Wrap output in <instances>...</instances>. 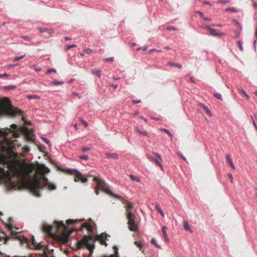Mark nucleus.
I'll use <instances>...</instances> for the list:
<instances>
[{
  "mask_svg": "<svg viewBox=\"0 0 257 257\" xmlns=\"http://www.w3.org/2000/svg\"><path fill=\"white\" fill-rule=\"evenodd\" d=\"M11 128H7V130L12 132L15 136L18 135L17 125L15 124H13L11 125Z\"/></svg>",
  "mask_w": 257,
  "mask_h": 257,
  "instance_id": "16",
  "label": "nucleus"
},
{
  "mask_svg": "<svg viewBox=\"0 0 257 257\" xmlns=\"http://www.w3.org/2000/svg\"><path fill=\"white\" fill-rule=\"evenodd\" d=\"M65 172L70 175H73L75 182L81 181L82 183H85L88 180L87 177H84L80 172L75 169H67Z\"/></svg>",
  "mask_w": 257,
  "mask_h": 257,
  "instance_id": "8",
  "label": "nucleus"
},
{
  "mask_svg": "<svg viewBox=\"0 0 257 257\" xmlns=\"http://www.w3.org/2000/svg\"><path fill=\"white\" fill-rule=\"evenodd\" d=\"M106 157V158L109 159H118V155L116 153H105Z\"/></svg>",
  "mask_w": 257,
  "mask_h": 257,
  "instance_id": "17",
  "label": "nucleus"
},
{
  "mask_svg": "<svg viewBox=\"0 0 257 257\" xmlns=\"http://www.w3.org/2000/svg\"><path fill=\"white\" fill-rule=\"evenodd\" d=\"M22 38L26 41H30L31 38L27 36H22Z\"/></svg>",
  "mask_w": 257,
  "mask_h": 257,
  "instance_id": "48",
  "label": "nucleus"
},
{
  "mask_svg": "<svg viewBox=\"0 0 257 257\" xmlns=\"http://www.w3.org/2000/svg\"><path fill=\"white\" fill-rule=\"evenodd\" d=\"M27 185L29 189L36 196H40V191L42 189L43 187L41 186L40 180L36 174L35 175L34 179L28 182Z\"/></svg>",
  "mask_w": 257,
  "mask_h": 257,
  "instance_id": "6",
  "label": "nucleus"
},
{
  "mask_svg": "<svg viewBox=\"0 0 257 257\" xmlns=\"http://www.w3.org/2000/svg\"><path fill=\"white\" fill-rule=\"evenodd\" d=\"M132 102L134 104H136V103H140L141 102V100H132Z\"/></svg>",
  "mask_w": 257,
  "mask_h": 257,
  "instance_id": "60",
  "label": "nucleus"
},
{
  "mask_svg": "<svg viewBox=\"0 0 257 257\" xmlns=\"http://www.w3.org/2000/svg\"><path fill=\"white\" fill-rule=\"evenodd\" d=\"M93 180L96 182V184L95 191L96 195L98 194L99 190H102L103 191L114 196L115 198L119 199L124 205L126 211H133L134 206L133 203L118 195L113 194L111 192L110 189L106 186L103 180L97 177H93Z\"/></svg>",
  "mask_w": 257,
  "mask_h": 257,
  "instance_id": "2",
  "label": "nucleus"
},
{
  "mask_svg": "<svg viewBox=\"0 0 257 257\" xmlns=\"http://www.w3.org/2000/svg\"><path fill=\"white\" fill-rule=\"evenodd\" d=\"M130 177L132 180H134L136 182H140L141 181L139 177H138L137 176H135L133 175H130Z\"/></svg>",
  "mask_w": 257,
  "mask_h": 257,
  "instance_id": "26",
  "label": "nucleus"
},
{
  "mask_svg": "<svg viewBox=\"0 0 257 257\" xmlns=\"http://www.w3.org/2000/svg\"><path fill=\"white\" fill-rule=\"evenodd\" d=\"M232 22L233 23H234L237 26H238V27L239 28L240 30H241V26L240 24L238 23V22L237 20H233L232 21Z\"/></svg>",
  "mask_w": 257,
  "mask_h": 257,
  "instance_id": "46",
  "label": "nucleus"
},
{
  "mask_svg": "<svg viewBox=\"0 0 257 257\" xmlns=\"http://www.w3.org/2000/svg\"><path fill=\"white\" fill-rule=\"evenodd\" d=\"M155 155L158 158V159H155L153 157L149 155H147L146 156L149 160L152 162H154L156 164V165L159 166L161 169L163 170V166L160 162V161H162V157L158 153H155Z\"/></svg>",
  "mask_w": 257,
  "mask_h": 257,
  "instance_id": "10",
  "label": "nucleus"
},
{
  "mask_svg": "<svg viewBox=\"0 0 257 257\" xmlns=\"http://www.w3.org/2000/svg\"><path fill=\"white\" fill-rule=\"evenodd\" d=\"M16 87L14 85H8L5 87L6 89L10 90V89H15Z\"/></svg>",
  "mask_w": 257,
  "mask_h": 257,
  "instance_id": "40",
  "label": "nucleus"
},
{
  "mask_svg": "<svg viewBox=\"0 0 257 257\" xmlns=\"http://www.w3.org/2000/svg\"><path fill=\"white\" fill-rule=\"evenodd\" d=\"M177 154L179 156H180L182 158V160H183L184 161L187 162L186 158L184 156H183L180 152H177Z\"/></svg>",
  "mask_w": 257,
  "mask_h": 257,
  "instance_id": "44",
  "label": "nucleus"
},
{
  "mask_svg": "<svg viewBox=\"0 0 257 257\" xmlns=\"http://www.w3.org/2000/svg\"><path fill=\"white\" fill-rule=\"evenodd\" d=\"M104 61L105 62H113L114 61V58L111 57V58H108L104 59Z\"/></svg>",
  "mask_w": 257,
  "mask_h": 257,
  "instance_id": "49",
  "label": "nucleus"
},
{
  "mask_svg": "<svg viewBox=\"0 0 257 257\" xmlns=\"http://www.w3.org/2000/svg\"><path fill=\"white\" fill-rule=\"evenodd\" d=\"M151 242L152 244H154L156 247H157L160 249L161 248V246L158 244H157V243L156 242L155 239H154V238L152 239Z\"/></svg>",
  "mask_w": 257,
  "mask_h": 257,
  "instance_id": "32",
  "label": "nucleus"
},
{
  "mask_svg": "<svg viewBox=\"0 0 257 257\" xmlns=\"http://www.w3.org/2000/svg\"><path fill=\"white\" fill-rule=\"evenodd\" d=\"M226 159L227 162L229 164L230 167L233 169L234 170L235 169V167L232 161L231 160V159L230 158L229 155L228 154V155H226Z\"/></svg>",
  "mask_w": 257,
  "mask_h": 257,
  "instance_id": "21",
  "label": "nucleus"
},
{
  "mask_svg": "<svg viewBox=\"0 0 257 257\" xmlns=\"http://www.w3.org/2000/svg\"><path fill=\"white\" fill-rule=\"evenodd\" d=\"M253 6L255 9L257 8V3L255 2H253Z\"/></svg>",
  "mask_w": 257,
  "mask_h": 257,
  "instance_id": "64",
  "label": "nucleus"
},
{
  "mask_svg": "<svg viewBox=\"0 0 257 257\" xmlns=\"http://www.w3.org/2000/svg\"><path fill=\"white\" fill-rule=\"evenodd\" d=\"M167 64L168 65H170V66H171L177 67V68H178L179 69H181L182 67V65L180 64L177 63H174V62H168Z\"/></svg>",
  "mask_w": 257,
  "mask_h": 257,
  "instance_id": "23",
  "label": "nucleus"
},
{
  "mask_svg": "<svg viewBox=\"0 0 257 257\" xmlns=\"http://www.w3.org/2000/svg\"><path fill=\"white\" fill-rule=\"evenodd\" d=\"M17 65H18V64H15V65H13V64H10V65H8L7 66V68H8L10 69V68H12V67H15V66H17Z\"/></svg>",
  "mask_w": 257,
  "mask_h": 257,
  "instance_id": "61",
  "label": "nucleus"
},
{
  "mask_svg": "<svg viewBox=\"0 0 257 257\" xmlns=\"http://www.w3.org/2000/svg\"><path fill=\"white\" fill-rule=\"evenodd\" d=\"M225 11L226 12H228V11H230V12H237V11L236 10L235 8H226Z\"/></svg>",
  "mask_w": 257,
  "mask_h": 257,
  "instance_id": "34",
  "label": "nucleus"
},
{
  "mask_svg": "<svg viewBox=\"0 0 257 257\" xmlns=\"http://www.w3.org/2000/svg\"><path fill=\"white\" fill-rule=\"evenodd\" d=\"M167 227L166 226H164L162 227V232L163 233V235L164 236V238L165 241L167 242H169L170 241V239H169L168 235L167 234Z\"/></svg>",
  "mask_w": 257,
  "mask_h": 257,
  "instance_id": "15",
  "label": "nucleus"
},
{
  "mask_svg": "<svg viewBox=\"0 0 257 257\" xmlns=\"http://www.w3.org/2000/svg\"><path fill=\"white\" fill-rule=\"evenodd\" d=\"M155 208L157 210V211L161 214V215L164 217V213L162 211V210L161 209L160 207L159 206V205L158 204H156V206H155Z\"/></svg>",
  "mask_w": 257,
  "mask_h": 257,
  "instance_id": "28",
  "label": "nucleus"
},
{
  "mask_svg": "<svg viewBox=\"0 0 257 257\" xmlns=\"http://www.w3.org/2000/svg\"><path fill=\"white\" fill-rule=\"evenodd\" d=\"M76 47V45H74V44L67 45L66 47V48H65V51H67L70 49H71L72 48H74V47Z\"/></svg>",
  "mask_w": 257,
  "mask_h": 257,
  "instance_id": "37",
  "label": "nucleus"
},
{
  "mask_svg": "<svg viewBox=\"0 0 257 257\" xmlns=\"http://www.w3.org/2000/svg\"><path fill=\"white\" fill-rule=\"evenodd\" d=\"M184 227L186 230L190 231L191 232H192V231L191 230V229L190 228L189 224L187 222H184Z\"/></svg>",
  "mask_w": 257,
  "mask_h": 257,
  "instance_id": "29",
  "label": "nucleus"
},
{
  "mask_svg": "<svg viewBox=\"0 0 257 257\" xmlns=\"http://www.w3.org/2000/svg\"><path fill=\"white\" fill-rule=\"evenodd\" d=\"M92 73L93 74L96 75L97 76H98L99 78L101 76V71L99 70H96V69H93L92 70Z\"/></svg>",
  "mask_w": 257,
  "mask_h": 257,
  "instance_id": "25",
  "label": "nucleus"
},
{
  "mask_svg": "<svg viewBox=\"0 0 257 257\" xmlns=\"http://www.w3.org/2000/svg\"><path fill=\"white\" fill-rule=\"evenodd\" d=\"M77 222V221L76 220L68 219L66 221L67 225H66L63 221H55L53 225L49 226L44 225L43 226V229L48 233L66 231L67 230V225Z\"/></svg>",
  "mask_w": 257,
  "mask_h": 257,
  "instance_id": "4",
  "label": "nucleus"
},
{
  "mask_svg": "<svg viewBox=\"0 0 257 257\" xmlns=\"http://www.w3.org/2000/svg\"><path fill=\"white\" fill-rule=\"evenodd\" d=\"M25 55H22V56H21L16 57L14 59V61H19V60H21L22 59L24 58L25 57Z\"/></svg>",
  "mask_w": 257,
  "mask_h": 257,
  "instance_id": "39",
  "label": "nucleus"
},
{
  "mask_svg": "<svg viewBox=\"0 0 257 257\" xmlns=\"http://www.w3.org/2000/svg\"><path fill=\"white\" fill-rule=\"evenodd\" d=\"M51 72H55V73H56V70L55 69H53V68H50V69H48L47 73H50Z\"/></svg>",
  "mask_w": 257,
  "mask_h": 257,
  "instance_id": "53",
  "label": "nucleus"
},
{
  "mask_svg": "<svg viewBox=\"0 0 257 257\" xmlns=\"http://www.w3.org/2000/svg\"><path fill=\"white\" fill-rule=\"evenodd\" d=\"M205 111L209 115H211V112L208 108H207V109L205 110Z\"/></svg>",
  "mask_w": 257,
  "mask_h": 257,
  "instance_id": "63",
  "label": "nucleus"
},
{
  "mask_svg": "<svg viewBox=\"0 0 257 257\" xmlns=\"http://www.w3.org/2000/svg\"><path fill=\"white\" fill-rule=\"evenodd\" d=\"M77 249H81L85 246L89 250V256H91L95 248L94 241L91 236L84 235L76 243Z\"/></svg>",
  "mask_w": 257,
  "mask_h": 257,
  "instance_id": "5",
  "label": "nucleus"
},
{
  "mask_svg": "<svg viewBox=\"0 0 257 257\" xmlns=\"http://www.w3.org/2000/svg\"><path fill=\"white\" fill-rule=\"evenodd\" d=\"M8 228L9 229V230L11 231V233L12 234H17L19 231H18V230L19 229L16 227H14L13 226L11 225H9L8 226Z\"/></svg>",
  "mask_w": 257,
  "mask_h": 257,
  "instance_id": "19",
  "label": "nucleus"
},
{
  "mask_svg": "<svg viewBox=\"0 0 257 257\" xmlns=\"http://www.w3.org/2000/svg\"><path fill=\"white\" fill-rule=\"evenodd\" d=\"M22 111L17 108H14L11 104L10 100L5 97L0 100V116L4 115L15 116L21 115Z\"/></svg>",
  "mask_w": 257,
  "mask_h": 257,
  "instance_id": "3",
  "label": "nucleus"
},
{
  "mask_svg": "<svg viewBox=\"0 0 257 257\" xmlns=\"http://www.w3.org/2000/svg\"><path fill=\"white\" fill-rule=\"evenodd\" d=\"M8 135V133L3 130H0V136H3L6 137Z\"/></svg>",
  "mask_w": 257,
  "mask_h": 257,
  "instance_id": "45",
  "label": "nucleus"
},
{
  "mask_svg": "<svg viewBox=\"0 0 257 257\" xmlns=\"http://www.w3.org/2000/svg\"><path fill=\"white\" fill-rule=\"evenodd\" d=\"M161 131H163L165 133H166L167 134H168L171 138H172V134L170 133V132L166 128H162L160 129Z\"/></svg>",
  "mask_w": 257,
  "mask_h": 257,
  "instance_id": "31",
  "label": "nucleus"
},
{
  "mask_svg": "<svg viewBox=\"0 0 257 257\" xmlns=\"http://www.w3.org/2000/svg\"><path fill=\"white\" fill-rule=\"evenodd\" d=\"M9 75V74H7L6 73H5L4 74H0V78H3L4 77H8Z\"/></svg>",
  "mask_w": 257,
  "mask_h": 257,
  "instance_id": "59",
  "label": "nucleus"
},
{
  "mask_svg": "<svg viewBox=\"0 0 257 257\" xmlns=\"http://www.w3.org/2000/svg\"><path fill=\"white\" fill-rule=\"evenodd\" d=\"M134 244L138 247L140 250H141L145 245L144 242L141 240L135 241Z\"/></svg>",
  "mask_w": 257,
  "mask_h": 257,
  "instance_id": "20",
  "label": "nucleus"
},
{
  "mask_svg": "<svg viewBox=\"0 0 257 257\" xmlns=\"http://www.w3.org/2000/svg\"><path fill=\"white\" fill-rule=\"evenodd\" d=\"M114 248L115 249V254H111L109 256H105L104 257H118V249L116 247H114Z\"/></svg>",
  "mask_w": 257,
  "mask_h": 257,
  "instance_id": "27",
  "label": "nucleus"
},
{
  "mask_svg": "<svg viewBox=\"0 0 257 257\" xmlns=\"http://www.w3.org/2000/svg\"><path fill=\"white\" fill-rule=\"evenodd\" d=\"M53 85H60L63 84V82L62 81H58V80H55L51 83Z\"/></svg>",
  "mask_w": 257,
  "mask_h": 257,
  "instance_id": "33",
  "label": "nucleus"
},
{
  "mask_svg": "<svg viewBox=\"0 0 257 257\" xmlns=\"http://www.w3.org/2000/svg\"><path fill=\"white\" fill-rule=\"evenodd\" d=\"M251 119L252 121V123H253L254 127H255V130H257V125H256V123L255 120H254L252 116H251Z\"/></svg>",
  "mask_w": 257,
  "mask_h": 257,
  "instance_id": "52",
  "label": "nucleus"
},
{
  "mask_svg": "<svg viewBox=\"0 0 257 257\" xmlns=\"http://www.w3.org/2000/svg\"><path fill=\"white\" fill-rule=\"evenodd\" d=\"M229 2H230L229 1H222V0H219L218 2V3H220V4H225V3H228Z\"/></svg>",
  "mask_w": 257,
  "mask_h": 257,
  "instance_id": "57",
  "label": "nucleus"
},
{
  "mask_svg": "<svg viewBox=\"0 0 257 257\" xmlns=\"http://www.w3.org/2000/svg\"><path fill=\"white\" fill-rule=\"evenodd\" d=\"M106 238V235H104L103 234H101L100 236V242L102 244H104L105 246H106L107 244L106 242H105V239Z\"/></svg>",
  "mask_w": 257,
  "mask_h": 257,
  "instance_id": "24",
  "label": "nucleus"
},
{
  "mask_svg": "<svg viewBox=\"0 0 257 257\" xmlns=\"http://www.w3.org/2000/svg\"><path fill=\"white\" fill-rule=\"evenodd\" d=\"M135 130L136 133H139L144 136H148V133L147 132L141 131L138 127H135Z\"/></svg>",
  "mask_w": 257,
  "mask_h": 257,
  "instance_id": "22",
  "label": "nucleus"
},
{
  "mask_svg": "<svg viewBox=\"0 0 257 257\" xmlns=\"http://www.w3.org/2000/svg\"><path fill=\"white\" fill-rule=\"evenodd\" d=\"M27 137L28 139H29V140H30V141L32 140V139L31 138V136L30 134H27Z\"/></svg>",
  "mask_w": 257,
  "mask_h": 257,
  "instance_id": "62",
  "label": "nucleus"
},
{
  "mask_svg": "<svg viewBox=\"0 0 257 257\" xmlns=\"http://www.w3.org/2000/svg\"><path fill=\"white\" fill-rule=\"evenodd\" d=\"M80 158L85 160H87L88 159V156L87 155H82L80 156Z\"/></svg>",
  "mask_w": 257,
  "mask_h": 257,
  "instance_id": "54",
  "label": "nucleus"
},
{
  "mask_svg": "<svg viewBox=\"0 0 257 257\" xmlns=\"http://www.w3.org/2000/svg\"><path fill=\"white\" fill-rule=\"evenodd\" d=\"M85 52H86V53L89 54H90L92 53V51L91 49H89V48H87V49H86L85 50Z\"/></svg>",
  "mask_w": 257,
  "mask_h": 257,
  "instance_id": "56",
  "label": "nucleus"
},
{
  "mask_svg": "<svg viewBox=\"0 0 257 257\" xmlns=\"http://www.w3.org/2000/svg\"><path fill=\"white\" fill-rule=\"evenodd\" d=\"M71 233H72V231H69L68 233H62L60 236L61 241L65 244L68 243V242L69 241V235Z\"/></svg>",
  "mask_w": 257,
  "mask_h": 257,
  "instance_id": "12",
  "label": "nucleus"
},
{
  "mask_svg": "<svg viewBox=\"0 0 257 257\" xmlns=\"http://www.w3.org/2000/svg\"><path fill=\"white\" fill-rule=\"evenodd\" d=\"M83 229H86L88 231L91 232L93 229V227L91 224L88 223H84L81 225V228L79 229V230L81 231Z\"/></svg>",
  "mask_w": 257,
  "mask_h": 257,
  "instance_id": "14",
  "label": "nucleus"
},
{
  "mask_svg": "<svg viewBox=\"0 0 257 257\" xmlns=\"http://www.w3.org/2000/svg\"><path fill=\"white\" fill-rule=\"evenodd\" d=\"M80 120L85 127L88 126V123L85 120L81 118Z\"/></svg>",
  "mask_w": 257,
  "mask_h": 257,
  "instance_id": "38",
  "label": "nucleus"
},
{
  "mask_svg": "<svg viewBox=\"0 0 257 257\" xmlns=\"http://www.w3.org/2000/svg\"><path fill=\"white\" fill-rule=\"evenodd\" d=\"M227 176H228V178H229V179H230V182H231V183H233V176H232V175L231 174H230V173H228V174H227Z\"/></svg>",
  "mask_w": 257,
  "mask_h": 257,
  "instance_id": "50",
  "label": "nucleus"
},
{
  "mask_svg": "<svg viewBox=\"0 0 257 257\" xmlns=\"http://www.w3.org/2000/svg\"><path fill=\"white\" fill-rule=\"evenodd\" d=\"M42 139L43 140V141L48 145H50V140H49L47 138H43Z\"/></svg>",
  "mask_w": 257,
  "mask_h": 257,
  "instance_id": "55",
  "label": "nucleus"
},
{
  "mask_svg": "<svg viewBox=\"0 0 257 257\" xmlns=\"http://www.w3.org/2000/svg\"><path fill=\"white\" fill-rule=\"evenodd\" d=\"M36 169L37 172L41 175V179L45 185L49 190H55L56 188V185L49 182L48 179L45 176V175L50 172V169L42 164H39L37 168L33 164L27 165L25 164H20L19 166V174L21 176H29Z\"/></svg>",
  "mask_w": 257,
  "mask_h": 257,
  "instance_id": "1",
  "label": "nucleus"
},
{
  "mask_svg": "<svg viewBox=\"0 0 257 257\" xmlns=\"http://www.w3.org/2000/svg\"><path fill=\"white\" fill-rule=\"evenodd\" d=\"M238 91H239V93L240 94H242L243 95H246V92H245V91L242 89V88H239L238 89Z\"/></svg>",
  "mask_w": 257,
  "mask_h": 257,
  "instance_id": "47",
  "label": "nucleus"
},
{
  "mask_svg": "<svg viewBox=\"0 0 257 257\" xmlns=\"http://www.w3.org/2000/svg\"><path fill=\"white\" fill-rule=\"evenodd\" d=\"M33 68L37 72L40 71L41 70V67L38 65H34L33 66Z\"/></svg>",
  "mask_w": 257,
  "mask_h": 257,
  "instance_id": "35",
  "label": "nucleus"
},
{
  "mask_svg": "<svg viewBox=\"0 0 257 257\" xmlns=\"http://www.w3.org/2000/svg\"><path fill=\"white\" fill-rule=\"evenodd\" d=\"M125 214L128 219V229L132 231H137L138 229V226L136 223L137 216L135 212L134 211H125Z\"/></svg>",
  "mask_w": 257,
  "mask_h": 257,
  "instance_id": "7",
  "label": "nucleus"
},
{
  "mask_svg": "<svg viewBox=\"0 0 257 257\" xmlns=\"http://www.w3.org/2000/svg\"><path fill=\"white\" fill-rule=\"evenodd\" d=\"M5 169L0 167V178H1L2 176L5 175Z\"/></svg>",
  "mask_w": 257,
  "mask_h": 257,
  "instance_id": "41",
  "label": "nucleus"
},
{
  "mask_svg": "<svg viewBox=\"0 0 257 257\" xmlns=\"http://www.w3.org/2000/svg\"><path fill=\"white\" fill-rule=\"evenodd\" d=\"M237 44H238V47L239 48V49L241 51H243V47H242L241 42L240 41H238L237 42Z\"/></svg>",
  "mask_w": 257,
  "mask_h": 257,
  "instance_id": "51",
  "label": "nucleus"
},
{
  "mask_svg": "<svg viewBox=\"0 0 257 257\" xmlns=\"http://www.w3.org/2000/svg\"><path fill=\"white\" fill-rule=\"evenodd\" d=\"M167 30L168 31L174 30L176 31L177 29L175 27L169 26L167 27Z\"/></svg>",
  "mask_w": 257,
  "mask_h": 257,
  "instance_id": "43",
  "label": "nucleus"
},
{
  "mask_svg": "<svg viewBox=\"0 0 257 257\" xmlns=\"http://www.w3.org/2000/svg\"><path fill=\"white\" fill-rule=\"evenodd\" d=\"M90 150V148L89 147H84L83 148V149H82V151L84 152H86V151H88Z\"/></svg>",
  "mask_w": 257,
  "mask_h": 257,
  "instance_id": "58",
  "label": "nucleus"
},
{
  "mask_svg": "<svg viewBox=\"0 0 257 257\" xmlns=\"http://www.w3.org/2000/svg\"><path fill=\"white\" fill-rule=\"evenodd\" d=\"M27 97L29 99H38L40 98L39 96L38 95H28L27 96Z\"/></svg>",
  "mask_w": 257,
  "mask_h": 257,
  "instance_id": "30",
  "label": "nucleus"
},
{
  "mask_svg": "<svg viewBox=\"0 0 257 257\" xmlns=\"http://www.w3.org/2000/svg\"><path fill=\"white\" fill-rule=\"evenodd\" d=\"M205 28L209 31L210 35H211L212 36L220 37L222 36H224L225 35L224 33H217L215 29L211 28L209 26H206Z\"/></svg>",
  "mask_w": 257,
  "mask_h": 257,
  "instance_id": "11",
  "label": "nucleus"
},
{
  "mask_svg": "<svg viewBox=\"0 0 257 257\" xmlns=\"http://www.w3.org/2000/svg\"><path fill=\"white\" fill-rule=\"evenodd\" d=\"M19 239L22 243H26L28 247L31 248V245H33L35 248L39 249L41 247L40 244L35 241L34 236H33L32 241L24 236H20Z\"/></svg>",
  "mask_w": 257,
  "mask_h": 257,
  "instance_id": "9",
  "label": "nucleus"
},
{
  "mask_svg": "<svg viewBox=\"0 0 257 257\" xmlns=\"http://www.w3.org/2000/svg\"><path fill=\"white\" fill-rule=\"evenodd\" d=\"M255 36L256 39L254 40L253 41V45H254V47H255V44H256V43L257 41V27H256V28H255Z\"/></svg>",
  "mask_w": 257,
  "mask_h": 257,
  "instance_id": "42",
  "label": "nucleus"
},
{
  "mask_svg": "<svg viewBox=\"0 0 257 257\" xmlns=\"http://www.w3.org/2000/svg\"><path fill=\"white\" fill-rule=\"evenodd\" d=\"M38 29L40 33L47 32L49 34H51L53 33V30L52 29H48L46 28H38Z\"/></svg>",
  "mask_w": 257,
  "mask_h": 257,
  "instance_id": "18",
  "label": "nucleus"
},
{
  "mask_svg": "<svg viewBox=\"0 0 257 257\" xmlns=\"http://www.w3.org/2000/svg\"><path fill=\"white\" fill-rule=\"evenodd\" d=\"M7 143V150L10 152H12L15 148V143L14 142L12 141L8 140L7 139H6Z\"/></svg>",
  "mask_w": 257,
  "mask_h": 257,
  "instance_id": "13",
  "label": "nucleus"
},
{
  "mask_svg": "<svg viewBox=\"0 0 257 257\" xmlns=\"http://www.w3.org/2000/svg\"><path fill=\"white\" fill-rule=\"evenodd\" d=\"M214 96L216 98L222 100V96L219 93H215L213 94Z\"/></svg>",
  "mask_w": 257,
  "mask_h": 257,
  "instance_id": "36",
  "label": "nucleus"
}]
</instances>
